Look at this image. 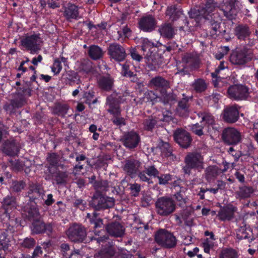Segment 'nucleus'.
Here are the masks:
<instances>
[{
  "instance_id": "40",
  "label": "nucleus",
  "mask_w": 258,
  "mask_h": 258,
  "mask_svg": "<svg viewBox=\"0 0 258 258\" xmlns=\"http://www.w3.org/2000/svg\"><path fill=\"white\" fill-rule=\"evenodd\" d=\"M159 31L162 36L168 39L172 38L175 35L174 29L169 23L161 25L159 29Z\"/></svg>"
},
{
  "instance_id": "29",
  "label": "nucleus",
  "mask_w": 258,
  "mask_h": 258,
  "mask_svg": "<svg viewBox=\"0 0 258 258\" xmlns=\"http://www.w3.org/2000/svg\"><path fill=\"white\" fill-rule=\"evenodd\" d=\"M141 48L144 52H146V57L149 61L152 58V53H153V49L155 50V48L157 46V44L149 40L147 38H144L142 39Z\"/></svg>"
},
{
  "instance_id": "59",
  "label": "nucleus",
  "mask_w": 258,
  "mask_h": 258,
  "mask_svg": "<svg viewBox=\"0 0 258 258\" xmlns=\"http://www.w3.org/2000/svg\"><path fill=\"white\" fill-rule=\"evenodd\" d=\"M157 120L155 118L150 117L146 119L144 123L145 128L148 131H151L157 125Z\"/></svg>"
},
{
  "instance_id": "18",
  "label": "nucleus",
  "mask_w": 258,
  "mask_h": 258,
  "mask_svg": "<svg viewBox=\"0 0 258 258\" xmlns=\"http://www.w3.org/2000/svg\"><path fill=\"white\" fill-rule=\"evenodd\" d=\"M107 233L111 237H122L125 234L124 227L118 222H112L105 225Z\"/></svg>"
},
{
  "instance_id": "31",
  "label": "nucleus",
  "mask_w": 258,
  "mask_h": 258,
  "mask_svg": "<svg viewBox=\"0 0 258 258\" xmlns=\"http://www.w3.org/2000/svg\"><path fill=\"white\" fill-rule=\"evenodd\" d=\"M16 85L17 86L16 96L18 97L22 96L23 99H27V98L32 95L33 90L30 87H24L23 85L22 80L17 81L16 82Z\"/></svg>"
},
{
  "instance_id": "35",
  "label": "nucleus",
  "mask_w": 258,
  "mask_h": 258,
  "mask_svg": "<svg viewBox=\"0 0 258 258\" xmlns=\"http://www.w3.org/2000/svg\"><path fill=\"white\" fill-rule=\"evenodd\" d=\"M250 33L249 27L245 24H239L234 29V34L239 40H244Z\"/></svg>"
},
{
  "instance_id": "48",
  "label": "nucleus",
  "mask_w": 258,
  "mask_h": 258,
  "mask_svg": "<svg viewBox=\"0 0 258 258\" xmlns=\"http://www.w3.org/2000/svg\"><path fill=\"white\" fill-rule=\"evenodd\" d=\"M98 214L94 212L92 214L88 213L86 220H88L91 224L94 225L95 228H100L103 225V221L100 218H97Z\"/></svg>"
},
{
  "instance_id": "51",
  "label": "nucleus",
  "mask_w": 258,
  "mask_h": 258,
  "mask_svg": "<svg viewBox=\"0 0 258 258\" xmlns=\"http://www.w3.org/2000/svg\"><path fill=\"white\" fill-rule=\"evenodd\" d=\"M106 104L109 107L107 111L108 113L112 115V117L114 116H118L121 114V109L120 105H119L118 104H114V103L107 101L106 100Z\"/></svg>"
},
{
  "instance_id": "16",
  "label": "nucleus",
  "mask_w": 258,
  "mask_h": 258,
  "mask_svg": "<svg viewBox=\"0 0 258 258\" xmlns=\"http://www.w3.org/2000/svg\"><path fill=\"white\" fill-rule=\"evenodd\" d=\"M239 107L237 105L227 106L223 110V120L229 123L236 122L239 118Z\"/></svg>"
},
{
  "instance_id": "42",
  "label": "nucleus",
  "mask_w": 258,
  "mask_h": 258,
  "mask_svg": "<svg viewBox=\"0 0 258 258\" xmlns=\"http://www.w3.org/2000/svg\"><path fill=\"white\" fill-rule=\"evenodd\" d=\"M88 53L89 56L93 60H98L103 56L102 49L96 45L90 46Z\"/></svg>"
},
{
  "instance_id": "39",
  "label": "nucleus",
  "mask_w": 258,
  "mask_h": 258,
  "mask_svg": "<svg viewBox=\"0 0 258 258\" xmlns=\"http://www.w3.org/2000/svg\"><path fill=\"white\" fill-rule=\"evenodd\" d=\"M69 108L70 106L67 104L58 102L52 108V113L58 116L64 117Z\"/></svg>"
},
{
  "instance_id": "20",
  "label": "nucleus",
  "mask_w": 258,
  "mask_h": 258,
  "mask_svg": "<svg viewBox=\"0 0 258 258\" xmlns=\"http://www.w3.org/2000/svg\"><path fill=\"white\" fill-rule=\"evenodd\" d=\"M237 210V207L232 205L222 206L218 212L217 217L221 221H229L234 218Z\"/></svg>"
},
{
  "instance_id": "61",
  "label": "nucleus",
  "mask_w": 258,
  "mask_h": 258,
  "mask_svg": "<svg viewBox=\"0 0 258 258\" xmlns=\"http://www.w3.org/2000/svg\"><path fill=\"white\" fill-rule=\"evenodd\" d=\"M47 116L44 113L42 112H36L33 117V119L35 121V123L37 124H42L46 119Z\"/></svg>"
},
{
  "instance_id": "49",
  "label": "nucleus",
  "mask_w": 258,
  "mask_h": 258,
  "mask_svg": "<svg viewBox=\"0 0 258 258\" xmlns=\"http://www.w3.org/2000/svg\"><path fill=\"white\" fill-rule=\"evenodd\" d=\"M249 232H251L250 231V229L248 228H246L245 226H241L236 234L237 238L240 240L242 239H248L249 242H251L252 240V239H249Z\"/></svg>"
},
{
  "instance_id": "62",
  "label": "nucleus",
  "mask_w": 258,
  "mask_h": 258,
  "mask_svg": "<svg viewBox=\"0 0 258 258\" xmlns=\"http://www.w3.org/2000/svg\"><path fill=\"white\" fill-rule=\"evenodd\" d=\"M9 127L3 123H0V143H2L3 139L8 138L9 136Z\"/></svg>"
},
{
  "instance_id": "5",
  "label": "nucleus",
  "mask_w": 258,
  "mask_h": 258,
  "mask_svg": "<svg viewBox=\"0 0 258 258\" xmlns=\"http://www.w3.org/2000/svg\"><path fill=\"white\" fill-rule=\"evenodd\" d=\"M30 222L29 227L31 235H39L45 233L49 237L51 236L53 232V226L51 223H45L41 217Z\"/></svg>"
},
{
  "instance_id": "30",
  "label": "nucleus",
  "mask_w": 258,
  "mask_h": 258,
  "mask_svg": "<svg viewBox=\"0 0 258 258\" xmlns=\"http://www.w3.org/2000/svg\"><path fill=\"white\" fill-rule=\"evenodd\" d=\"M221 173V169L216 165H209L205 169V178L207 182L214 181Z\"/></svg>"
},
{
  "instance_id": "33",
  "label": "nucleus",
  "mask_w": 258,
  "mask_h": 258,
  "mask_svg": "<svg viewBox=\"0 0 258 258\" xmlns=\"http://www.w3.org/2000/svg\"><path fill=\"white\" fill-rule=\"evenodd\" d=\"M182 14V11L180 7L175 5L168 6L165 13L166 16L169 17V19L172 22L177 21Z\"/></svg>"
},
{
  "instance_id": "1",
  "label": "nucleus",
  "mask_w": 258,
  "mask_h": 258,
  "mask_svg": "<svg viewBox=\"0 0 258 258\" xmlns=\"http://www.w3.org/2000/svg\"><path fill=\"white\" fill-rule=\"evenodd\" d=\"M184 163L182 171L184 175H191L192 170L201 172L204 169V157L197 152H188L184 157Z\"/></svg>"
},
{
  "instance_id": "41",
  "label": "nucleus",
  "mask_w": 258,
  "mask_h": 258,
  "mask_svg": "<svg viewBox=\"0 0 258 258\" xmlns=\"http://www.w3.org/2000/svg\"><path fill=\"white\" fill-rule=\"evenodd\" d=\"M115 252L112 245L106 244L98 252L97 256L101 258H111L114 255Z\"/></svg>"
},
{
  "instance_id": "12",
  "label": "nucleus",
  "mask_w": 258,
  "mask_h": 258,
  "mask_svg": "<svg viewBox=\"0 0 258 258\" xmlns=\"http://www.w3.org/2000/svg\"><path fill=\"white\" fill-rule=\"evenodd\" d=\"M40 38V34L39 33L31 35L27 34L21 40V45L26 47L28 50H30L31 54L37 53L40 49L37 44L38 40Z\"/></svg>"
},
{
  "instance_id": "57",
  "label": "nucleus",
  "mask_w": 258,
  "mask_h": 258,
  "mask_svg": "<svg viewBox=\"0 0 258 258\" xmlns=\"http://www.w3.org/2000/svg\"><path fill=\"white\" fill-rule=\"evenodd\" d=\"M8 161L11 164L10 166L13 170L19 172L23 170L24 164L19 159L14 160L10 159Z\"/></svg>"
},
{
  "instance_id": "45",
  "label": "nucleus",
  "mask_w": 258,
  "mask_h": 258,
  "mask_svg": "<svg viewBox=\"0 0 258 258\" xmlns=\"http://www.w3.org/2000/svg\"><path fill=\"white\" fill-rule=\"evenodd\" d=\"M58 155L56 153H48L46 160L49 163L48 171L49 169H53L58 168Z\"/></svg>"
},
{
  "instance_id": "44",
  "label": "nucleus",
  "mask_w": 258,
  "mask_h": 258,
  "mask_svg": "<svg viewBox=\"0 0 258 258\" xmlns=\"http://www.w3.org/2000/svg\"><path fill=\"white\" fill-rule=\"evenodd\" d=\"M191 86L196 92L199 93L204 92L207 89V84L205 80L199 78L195 80Z\"/></svg>"
},
{
  "instance_id": "6",
  "label": "nucleus",
  "mask_w": 258,
  "mask_h": 258,
  "mask_svg": "<svg viewBox=\"0 0 258 258\" xmlns=\"http://www.w3.org/2000/svg\"><path fill=\"white\" fill-rule=\"evenodd\" d=\"M252 57L251 50L244 47L241 49L233 51L230 55L229 60L233 64L244 65L251 60Z\"/></svg>"
},
{
  "instance_id": "43",
  "label": "nucleus",
  "mask_w": 258,
  "mask_h": 258,
  "mask_svg": "<svg viewBox=\"0 0 258 258\" xmlns=\"http://www.w3.org/2000/svg\"><path fill=\"white\" fill-rule=\"evenodd\" d=\"M162 156L169 157L172 155V149L169 143L161 140L158 146Z\"/></svg>"
},
{
  "instance_id": "15",
  "label": "nucleus",
  "mask_w": 258,
  "mask_h": 258,
  "mask_svg": "<svg viewBox=\"0 0 258 258\" xmlns=\"http://www.w3.org/2000/svg\"><path fill=\"white\" fill-rule=\"evenodd\" d=\"M45 191L42 184L37 182H32L29 185L28 190L26 196L29 197V201L36 202L40 197L43 198Z\"/></svg>"
},
{
  "instance_id": "8",
  "label": "nucleus",
  "mask_w": 258,
  "mask_h": 258,
  "mask_svg": "<svg viewBox=\"0 0 258 258\" xmlns=\"http://www.w3.org/2000/svg\"><path fill=\"white\" fill-rule=\"evenodd\" d=\"M6 139L3 140L0 150L6 156L10 157L18 156L20 153V147L16 139L13 137Z\"/></svg>"
},
{
  "instance_id": "47",
  "label": "nucleus",
  "mask_w": 258,
  "mask_h": 258,
  "mask_svg": "<svg viewBox=\"0 0 258 258\" xmlns=\"http://www.w3.org/2000/svg\"><path fill=\"white\" fill-rule=\"evenodd\" d=\"M126 95L113 92L111 95L107 97L106 100L107 101L114 103L116 104H118L120 105V104L126 101Z\"/></svg>"
},
{
  "instance_id": "28",
  "label": "nucleus",
  "mask_w": 258,
  "mask_h": 258,
  "mask_svg": "<svg viewBox=\"0 0 258 258\" xmlns=\"http://www.w3.org/2000/svg\"><path fill=\"white\" fill-rule=\"evenodd\" d=\"M79 14L78 7L76 5L69 3L65 7L63 16L68 21L71 22L72 19L78 20L80 18Z\"/></svg>"
},
{
  "instance_id": "60",
  "label": "nucleus",
  "mask_w": 258,
  "mask_h": 258,
  "mask_svg": "<svg viewBox=\"0 0 258 258\" xmlns=\"http://www.w3.org/2000/svg\"><path fill=\"white\" fill-rule=\"evenodd\" d=\"M70 247L68 243H62L60 245V250L62 253L63 258H71L74 254V252L68 254L67 251L70 250Z\"/></svg>"
},
{
  "instance_id": "9",
  "label": "nucleus",
  "mask_w": 258,
  "mask_h": 258,
  "mask_svg": "<svg viewBox=\"0 0 258 258\" xmlns=\"http://www.w3.org/2000/svg\"><path fill=\"white\" fill-rule=\"evenodd\" d=\"M107 53L111 59H113L117 62L123 61L127 56L124 47L117 42L109 44Z\"/></svg>"
},
{
  "instance_id": "50",
  "label": "nucleus",
  "mask_w": 258,
  "mask_h": 258,
  "mask_svg": "<svg viewBox=\"0 0 258 258\" xmlns=\"http://www.w3.org/2000/svg\"><path fill=\"white\" fill-rule=\"evenodd\" d=\"M237 251L232 248H223L219 255V258H238Z\"/></svg>"
},
{
  "instance_id": "25",
  "label": "nucleus",
  "mask_w": 258,
  "mask_h": 258,
  "mask_svg": "<svg viewBox=\"0 0 258 258\" xmlns=\"http://www.w3.org/2000/svg\"><path fill=\"white\" fill-rule=\"evenodd\" d=\"M95 208L97 210L112 208L114 205V199L108 197L100 196L94 201Z\"/></svg>"
},
{
  "instance_id": "64",
  "label": "nucleus",
  "mask_w": 258,
  "mask_h": 258,
  "mask_svg": "<svg viewBox=\"0 0 258 258\" xmlns=\"http://www.w3.org/2000/svg\"><path fill=\"white\" fill-rule=\"evenodd\" d=\"M92 63L87 59H84L82 61V72H84L88 73L92 71Z\"/></svg>"
},
{
  "instance_id": "22",
  "label": "nucleus",
  "mask_w": 258,
  "mask_h": 258,
  "mask_svg": "<svg viewBox=\"0 0 258 258\" xmlns=\"http://www.w3.org/2000/svg\"><path fill=\"white\" fill-rule=\"evenodd\" d=\"M16 198L14 196H7L3 199L2 202L1 209L6 217L10 216L12 210L17 207Z\"/></svg>"
},
{
  "instance_id": "54",
  "label": "nucleus",
  "mask_w": 258,
  "mask_h": 258,
  "mask_svg": "<svg viewBox=\"0 0 258 258\" xmlns=\"http://www.w3.org/2000/svg\"><path fill=\"white\" fill-rule=\"evenodd\" d=\"M26 186V182L22 180H13L12 182L11 188L13 192L19 193Z\"/></svg>"
},
{
  "instance_id": "58",
  "label": "nucleus",
  "mask_w": 258,
  "mask_h": 258,
  "mask_svg": "<svg viewBox=\"0 0 258 258\" xmlns=\"http://www.w3.org/2000/svg\"><path fill=\"white\" fill-rule=\"evenodd\" d=\"M84 102L88 104L89 105L94 104L96 103L97 99L94 97L93 92H85L83 94Z\"/></svg>"
},
{
  "instance_id": "32",
  "label": "nucleus",
  "mask_w": 258,
  "mask_h": 258,
  "mask_svg": "<svg viewBox=\"0 0 258 258\" xmlns=\"http://www.w3.org/2000/svg\"><path fill=\"white\" fill-rule=\"evenodd\" d=\"M197 116L201 118V123L213 126L215 124V118L213 115L208 110H203L197 112Z\"/></svg>"
},
{
  "instance_id": "27",
  "label": "nucleus",
  "mask_w": 258,
  "mask_h": 258,
  "mask_svg": "<svg viewBox=\"0 0 258 258\" xmlns=\"http://www.w3.org/2000/svg\"><path fill=\"white\" fill-rule=\"evenodd\" d=\"M56 184L65 185L67 182L68 175L66 172L60 171L58 168L49 169L48 172Z\"/></svg>"
},
{
  "instance_id": "11",
  "label": "nucleus",
  "mask_w": 258,
  "mask_h": 258,
  "mask_svg": "<svg viewBox=\"0 0 258 258\" xmlns=\"http://www.w3.org/2000/svg\"><path fill=\"white\" fill-rule=\"evenodd\" d=\"M120 141L126 149L133 150L138 147L141 138L136 132L131 131L125 133L121 137Z\"/></svg>"
},
{
  "instance_id": "3",
  "label": "nucleus",
  "mask_w": 258,
  "mask_h": 258,
  "mask_svg": "<svg viewBox=\"0 0 258 258\" xmlns=\"http://www.w3.org/2000/svg\"><path fill=\"white\" fill-rule=\"evenodd\" d=\"M155 241L159 245L167 249L175 247L177 243L173 233L165 229H160L156 232Z\"/></svg>"
},
{
  "instance_id": "17",
  "label": "nucleus",
  "mask_w": 258,
  "mask_h": 258,
  "mask_svg": "<svg viewBox=\"0 0 258 258\" xmlns=\"http://www.w3.org/2000/svg\"><path fill=\"white\" fill-rule=\"evenodd\" d=\"M141 165L142 163L138 160L128 159L125 161L122 169L128 176L134 178L137 175Z\"/></svg>"
},
{
  "instance_id": "13",
  "label": "nucleus",
  "mask_w": 258,
  "mask_h": 258,
  "mask_svg": "<svg viewBox=\"0 0 258 258\" xmlns=\"http://www.w3.org/2000/svg\"><path fill=\"white\" fill-rule=\"evenodd\" d=\"M192 98V96H188L185 93H182V98L177 101L176 113L181 117L187 115L190 111V101H191Z\"/></svg>"
},
{
  "instance_id": "53",
  "label": "nucleus",
  "mask_w": 258,
  "mask_h": 258,
  "mask_svg": "<svg viewBox=\"0 0 258 258\" xmlns=\"http://www.w3.org/2000/svg\"><path fill=\"white\" fill-rule=\"evenodd\" d=\"M29 75L30 73L23 74L21 80L23 81V85L24 86V87L28 88L29 87L33 90L34 89L33 87V83H36L38 86L37 87V89H38L39 84L37 81L31 80V76Z\"/></svg>"
},
{
  "instance_id": "55",
  "label": "nucleus",
  "mask_w": 258,
  "mask_h": 258,
  "mask_svg": "<svg viewBox=\"0 0 258 258\" xmlns=\"http://www.w3.org/2000/svg\"><path fill=\"white\" fill-rule=\"evenodd\" d=\"M109 186V183L107 180L95 181L93 183L94 188L100 191L108 190Z\"/></svg>"
},
{
  "instance_id": "56",
  "label": "nucleus",
  "mask_w": 258,
  "mask_h": 258,
  "mask_svg": "<svg viewBox=\"0 0 258 258\" xmlns=\"http://www.w3.org/2000/svg\"><path fill=\"white\" fill-rule=\"evenodd\" d=\"M158 179V183L160 185H166L169 183V182L173 179V175L169 174H158L157 177Z\"/></svg>"
},
{
  "instance_id": "23",
  "label": "nucleus",
  "mask_w": 258,
  "mask_h": 258,
  "mask_svg": "<svg viewBox=\"0 0 258 258\" xmlns=\"http://www.w3.org/2000/svg\"><path fill=\"white\" fill-rule=\"evenodd\" d=\"M156 21L155 18L152 15H148L142 18L139 22V28L144 31L150 32L155 28Z\"/></svg>"
},
{
  "instance_id": "34",
  "label": "nucleus",
  "mask_w": 258,
  "mask_h": 258,
  "mask_svg": "<svg viewBox=\"0 0 258 258\" xmlns=\"http://www.w3.org/2000/svg\"><path fill=\"white\" fill-rule=\"evenodd\" d=\"M207 20V25L208 26V31L210 35L213 38H216L220 33V28L221 23L218 21L213 20Z\"/></svg>"
},
{
  "instance_id": "4",
  "label": "nucleus",
  "mask_w": 258,
  "mask_h": 258,
  "mask_svg": "<svg viewBox=\"0 0 258 258\" xmlns=\"http://www.w3.org/2000/svg\"><path fill=\"white\" fill-rule=\"evenodd\" d=\"M205 1V3L200 5L198 9L195 10L193 14H190L191 18L199 19L202 17L205 19H209V17L215 18L216 16L218 15L217 14L211 15L217 6L218 3H215L214 0Z\"/></svg>"
},
{
  "instance_id": "21",
  "label": "nucleus",
  "mask_w": 258,
  "mask_h": 258,
  "mask_svg": "<svg viewBox=\"0 0 258 258\" xmlns=\"http://www.w3.org/2000/svg\"><path fill=\"white\" fill-rule=\"evenodd\" d=\"M23 210L25 212L26 219L29 222L41 217L36 202L28 201L23 207Z\"/></svg>"
},
{
  "instance_id": "24",
  "label": "nucleus",
  "mask_w": 258,
  "mask_h": 258,
  "mask_svg": "<svg viewBox=\"0 0 258 258\" xmlns=\"http://www.w3.org/2000/svg\"><path fill=\"white\" fill-rule=\"evenodd\" d=\"M114 80L109 74L106 76H101L97 78V83L99 89L101 90L108 92L114 87Z\"/></svg>"
},
{
  "instance_id": "2",
  "label": "nucleus",
  "mask_w": 258,
  "mask_h": 258,
  "mask_svg": "<svg viewBox=\"0 0 258 258\" xmlns=\"http://www.w3.org/2000/svg\"><path fill=\"white\" fill-rule=\"evenodd\" d=\"M176 208L175 202L172 197L169 196L160 197L155 202L156 211L161 216H168L174 212Z\"/></svg>"
},
{
  "instance_id": "63",
  "label": "nucleus",
  "mask_w": 258,
  "mask_h": 258,
  "mask_svg": "<svg viewBox=\"0 0 258 258\" xmlns=\"http://www.w3.org/2000/svg\"><path fill=\"white\" fill-rule=\"evenodd\" d=\"M145 171L147 175L150 177H157L158 174H159V171L155 167V165L149 166L145 168Z\"/></svg>"
},
{
  "instance_id": "38",
  "label": "nucleus",
  "mask_w": 258,
  "mask_h": 258,
  "mask_svg": "<svg viewBox=\"0 0 258 258\" xmlns=\"http://www.w3.org/2000/svg\"><path fill=\"white\" fill-rule=\"evenodd\" d=\"M149 84L157 88L167 89L170 87L169 81L159 76L153 78L150 81Z\"/></svg>"
},
{
  "instance_id": "46",
  "label": "nucleus",
  "mask_w": 258,
  "mask_h": 258,
  "mask_svg": "<svg viewBox=\"0 0 258 258\" xmlns=\"http://www.w3.org/2000/svg\"><path fill=\"white\" fill-rule=\"evenodd\" d=\"M184 187H180V189L174 195V197L180 207H184L186 203V198L185 195Z\"/></svg>"
},
{
  "instance_id": "7",
  "label": "nucleus",
  "mask_w": 258,
  "mask_h": 258,
  "mask_svg": "<svg viewBox=\"0 0 258 258\" xmlns=\"http://www.w3.org/2000/svg\"><path fill=\"white\" fill-rule=\"evenodd\" d=\"M227 93L230 98L235 100H244L249 96L250 91L248 86L242 84H236L229 86Z\"/></svg>"
},
{
  "instance_id": "36",
  "label": "nucleus",
  "mask_w": 258,
  "mask_h": 258,
  "mask_svg": "<svg viewBox=\"0 0 258 258\" xmlns=\"http://www.w3.org/2000/svg\"><path fill=\"white\" fill-rule=\"evenodd\" d=\"M254 190L251 186H241L235 192V197L237 199L244 200L250 198Z\"/></svg>"
},
{
  "instance_id": "19",
  "label": "nucleus",
  "mask_w": 258,
  "mask_h": 258,
  "mask_svg": "<svg viewBox=\"0 0 258 258\" xmlns=\"http://www.w3.org/2000/svg\"><path fill=\"white\" fill-rule=\"evenodd\" d=\"M27 99H23L22 96L18 97L15 96V98L10 100V103H6L3 106L4 110L10 115L15 114L17 109L23 107L26 103Z\"/></svg>"
},
{
  "instance_id": "52",
  "label": "nucleus",
  "mask_w": 258,
  "mask_h": 258,
  "mask_svg": "<svg viewBox=\"0 0 258 258\" xmlns=\"http://www.w3.org/2000/svg\"><path fill=\"white\" fill-rule=\"evenodd\" d=\"M11 245L10 238L8 237L7 231L4 232L0 238V250L6 251Z\"/></svg>"
},
{
  "instance_id": "37",
  "label": "nucleus",
  "mask_w": 258,
  "mask_h": 258,
  "mask_svg": "<svg viewBox=\"0 0 258 258\" xmlns=\"http://www.w3.org/2000/svg\"><path fill=\"white\" fill-rule=\"evenodd\" d=\"M177 95L173 91L170 92H165L161 95L160 101L164 105L172 106L177 101Z\"/></svg>"
},
{
  "instance_id": "26",
  "label": "nucleus",
  "mask_w": 258,
  "mask_h": 258,
  "mask_svg": "<svg viewBox=\"0 0 258 258\" xmlns=\"http://www.w3.org/2000/svg\"><path fill=\"white\" fill-rule=\"evenodd\" d=\"M69 239L74 242L81 241V224L76 223L70 225L66 232Z\"/></svg>"
},
{
  "instance_id": "10",
  "label": "nucleus",
  "mask_w": 258,
  "mask_h": 258,
  "mask_svg": "<svg viewBox=\"0 0 258 258\" xmlns=\"http://www.w3.org/2000/svg\"><path fill=\"white\" fill-rule=\"evenodd\" d=\"M223 142L228 145H236L241 141V133L234 127H227L222 134Z\"/></svg>"
},
{
  "instance_id": "14",
  "label": "nucleus",
  "mask_w": 258,
  "mask_h": 258,
  "mask_svg": "<svg viewBox=\"0 0 258 258\" xmlns=\"http://www.w3.org/2000/svg\"><path fill=\"white\" fill-rule=\"evenodd\" d=\"M175 141L182 148L186 149L190 145L192 141L189 133L184 130L177 128L173 134Z\"/></svg>"
}]
</instances>
